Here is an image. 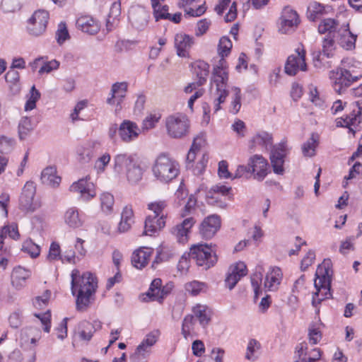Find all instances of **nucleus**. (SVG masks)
I'll list each match as a JSON object with an SVG mask.
<instances>
[{
    "mask_svg": "<svg viewBox=\"0 0 362 362\" xmlns=\"http://www.w3.org/2000/svg\"><path fill=\"white\" fill-rule=\"evenodd\" d=\"M231 187L221 183H218L211 187L207 192L206 199L208 204L216 205L223 208L226 206V198L229 197L231 192Z\"/></svg>",
    "mask_w": 362,
    "mask_h": 362,
    "instance_id": "9b49d317",
    "label": "nucleus"
},
{
    "mask_svg": "<svg viewBox=\"0 0 362 362\" xmlns=\"http://www.w3.org/2000/svg\"><path fill=\"white\" fill-rule=\"evenodd\" d=\"M320 324L310 325L308 329L309 342L312 345L317 344L322 339Z\"/></svg>",
    "mask_w": 362,
    "mask_h": 362,
    "instance_id": "6e6d98bb",
    "label": "nucleus"
},
{
    "mask_svg": "<svg viewBox=\"0 0 362 362\" xmlns=\"http://www.w3.org/2000/svg\"><path fill=\"white\" fill-rule=\"evenodd\" d=\"M356 97H362V84L351 90ZM337 127L362 128V100L352 104V110L345 118L337 121Z\"/></svg>",
    "mask_w": 362,
    "mask_h": 362,
    "instance_id": "423d86ee",
    "label": "nucleus"
},
{
    "mask_svg": "<svg viewBox=\"0 0 362 362\" xmlns=\"http://www.w3.org/2000/svg\"><path fill=\"white\" fill-rule=\"evenodd\" d=\"M220 226L221 220L218 216H209L201 224L200 233L204 238L210 239L216 234Z\"/></svg>",
    "mask_w": 362,
    "mask_h": 362,
    "instance_id": "b1692460",
    "label": "nucleus"
},
{
    "mask_svg": "<svg viewBox=\"0 0 362 362\" xmlns=\"http://www.w3.org/2000/svg\"><path fill=\"white\" fill-rule=\"evenodd\" d=\"M152 173L157 180L168 183L180 173V165L173 158L166 153L159 154L152 165Z\"/></svg>",
    "mask_w": 362,
    "mask_h": 362,
    "instance_id": "7ed1b4c3",
    "label": "nucleus"
},
{
    "mask_svg": "<svg viewBox=\"0 0 362 362\" xmlns=\"http://www.w3.org/2000/svg\"><path fill=\"white\" fill-rule=\"evenodd\" d=\"M22 250L35 258L39 256L40 252V246L32 241L30 239L25 240L22 245Z\"/></svg>",
    "mask_w": 362,
    "mask_h": 362,
    "instance_id": "603ef678",
    "label": "nucleus"
},
{
    "mask_svg": "<svg viewBox=\"0 0 362 362\" xmlns=\"http://www.w3.org/2000/svg\"><path fill=\"white\" fill-rule=\"evenodd\" d=\"M81 330L78 332V335L81 339L83 341H89L93 333V327L88 322H83L80 325Z\"/></svg>",
    "mask_w": 362,
    "mask_h": 362,
    "instance_id": "052dcab7",
    "label": "nucleus"
},
{
    "mask_svg": "<svg viewBox=\"0 0 362 362\" xmlns=\"http://www.w3.org/2000/svg\"><path fill=\"white\" fill-rule=\"evenodd\" d=\"M114 169L118 173H122L124 170L126 172L128 168H130L136 162L134 157L128 153H119L114 157Z\"/></svg>",
    "mask_w": 362,
    "mask_h": 362,
    "instance_id": "2f4dec72",
    "label": "nucleus"
},
{
    "mask_svg": "<svg viewBox=\"0 0 362 362\" xmlns=\"http://www.w3.org/2000/svg\"><path fill=\"white\" fill-rule=\"evenodd\" d=\"M232 47V42L229 37L226 36L221 37L218 45V53L221 59L214 66L210 83L211 98L213 100L214 112L221 109V105L225 103L229 94L228 66L224 57L230 53Z\"/></svg>",
    "mask_w": 362,
    "mask_h": 362,
    "instance_id": "f257e3e1",
    "label": "nucleus"
},
{
    "mask_svg": "<svg viewBox=\"0 0 362 362\" xmlns=\"http://www.w3.org/2000/svg\"><path fill=\"white\" fill-rule=\"evenodd\" d=\"M110 153H105L95 161L94 169L98 174L102 173L105 170L106 167L110 163Z\"/></svg>",
    "mask_w": 362,
    "mask_h": 362,
    "instance_id": "13d9d810",
    "label": "nucleus"
},
{
    "mask_svg": "<svg viewBox=\"0 0 362 362\" xmlns=\"http://www.w3.org/2000/svg\"><path fill=\"white\" fill-rule=\"evenodd\" d=\"M71 293L76 296V308L78 311H85L95 300L98 288V280L94 274L89 272L81 275L78 269H74L71 274Z\"/></svg>",
    "mask_w": 362,
    "mask_h": 362,
    "instance_id": "f03ea898",
    "label": "nucleus"
},
{
    "mask_svg": "<svg viewBox=\"0 0 362 362\" xmlns=\"http://www.w3.org/2000/svg\"><path fill=\"white\" fill-rule=\"evenodd\" d=\"M331 261L330 259H325L323 262L318 265L315 280V287L317 292L313 296L312 304L314 307H317L321 301L329 298L331 296L330 293V272Z\"/></svg>",
    "mask_w": 362,
    "mask_h": 362,
    "instance_id": "20e7f679",
    "label": "nucleus"
},
{
    "mask_svg": "<svg viewBox=\"0 0 362 362\" xmlns=\"http://www.w3.org/2000/svg\"><path fill=\"white\" fill-rule=\"evenodd\" d=\"M35 317L38 318L42 326L43 330L45 332H49L51 329V312L49 310H47L45 313H35Z\"/></svg>",
    "mask_w": 362,
    "mask_h": 362,
    "instance_id": "680f3d73",
    "label": "nucleus"
},
{
    "mask_svg": "<svg viewBox=\"0 0 362 362\" xmlns=\"http://www.w3.org/2000/svg\"><path fill=\"white\" fill-rule=\"evenodd\" d=\"M230 90L232 95L230 112L237 114L241 107V90L238 87H232Z\"/></svg>",
    "mask_w": 362,
    "mask_h": 362,
    "instance_id": "a18cd8bd",
    "label": "nucleus"
},
{
    "mask_svg": "<svg viewBox=\"0 0 362 362\" xmlns=\"http://www.w3.org/2000/svg\"><path fill=\"white\" fill-rule=\"evenodd\" d=\"M128 88L127 82H116L112 84L110 93V97L107 98V103L110 105H116L117 110L121 109Z\"/></svg>",
    "mask_w": 362,
    "mask_h": 362,
    "instance_id": "6ab92c4d",
    "label": "nucleus"
},
{
    "mask_svg": "<svg viewBox=\"0 0 362 362\" xmlns=\"http://www.w3.org/2000/svg\"><path fill=\"white\" fill-rule=\"evenodd\" d=\"M194 45V38L185 33H177L175 36V47L177 54L181 57L188 56L189 51Z\"/></svg>",
    "mask_w": 362,
    "mask_h": 362,
    "instance_id": "a878e982",
    "label": "nucleus"
},
{
    "mask_svg": "<svg viewBox=\"0 0 362 362\" xmlns=\"http://www.w3.org/2000/svg\"><path fill=\"white\" fill-rule=\"evenodd\" d=\"M305 50L302 45H299L295 49V53L290 55L285 64V72L294 76L299 71H306Z\"/></svg>",
    "mask_w": 362,
    "mask_h": 362,
    "instance_id": "9d476101",
    "label": "nucleus"
},
{
    "mask_svg": "<svg viewBox=\"0 0 362 362\" xmlns=\"http://www.w3.org/2000/svg\"><path fill=\"white\" fill-rule=\"evenodd\" d=\"M168 204L166 201L157 200L148 204L147 208L148 210L153 212L154 214L153 216L160 217L163 216L164 218V221H166L167 213L165 212V210Z\"/></svg>",
    "mask_w": 362,
    "mask_h": 362,
    "instance_id": "a19ab883",
    "label": "nucleus"
},
{
    "mask_svg": "<svg viewBox=\"0 0 362 362\" xmlns=\"http://www.w3.org/2000/svg\"><path fill=\"white\" fill-rule=\"evenodd\" d=\"M300 23L299 16L291 7H285L280 18L279 30L283 34L293 32Z\"/></svg>",
    "mask_w": 362,
    "mask_h": 362,
    "instance_id": "ddd939ff",
    "label": "nucleus"
},
{
    "mask_svg": "<svg viewBox=\"0 0 362 362\" xmlns=\"http://www.w3.org/2000/svg\"><path fill=\"white\" fill-rule=\"evenodd\" d=\"M126 175L129 182L136 184L142 179L143 170L139 165L134 163L130 168H128Z\"/></svg>",
    "mask_w": 362,
    "mask_h": 362,
    "instance_id": "49530a36",
    "label": "nucleus"
},
{
    "mask_svg": "<svg viewBox=\"0 0 362 362\" xmlns=\"http://www.w3.org/2000/svg\"><path fill=\"white\" fill-rule=\"evenodd\" d=\"M31 276V272L22 267H16L11 274V284L17 289H21L26 284V281Z\"/></svg>",
    "mask_w": 362,
    "mask_h": 362,
    "instance_id": "7c9ffc66",
    "label": "nucleus"
},
{
    "mask_svg": "<svg viewBox=\"0 0 362 362\" xmlns=\"http://www.w3.org/2000/svg\"><path fill=\"white\" fill-rule=\"evenodd\" d=\"M134 223V216L132 207L131 206H124L121 214V221L118 225L119 231L120 233L128 231Z\"/></svg>",
    "mask_w": 362,
    "mask_h": 362,
    "instance_id": "f704fd0d",
    "label": "nucleus"
},
{
    "mask_svg": "<svg viewBox=\"0 0 362 362\" xmlns=\"http://www.w3.org/2000/svg\"><path fill=\"white\" fill-rule=\"evenodd\" d=\"M161 285L162 281L160 279H156L151 282L148 291L146 293V296L150 300L162 301L166 293H165L163 289H161Z\"/></svg>",
    "mask_w": 362,
    "mask_h": 362,
    "instance_id": "e433bc0d",
    "label": "nucleus"
},
{
    "mask_svg": "<svg viewBox=\"0 0 362 362\" xmlns=\"http://www.w3.org/2000/svg\"><path fill=\"white\" fill-rule=\"evenodd\" d=\"M40 92L35 88V86H33L28 95V100L25 105V110L26 111L33 110L36 106V102L40 99Z\"/></svg>",
    "mask_w": 362,
    "mask_h": 362,
    "instance_id": "864d4df0",
    "label": "nucleus"
},
{
    "mask_svg": "<svg viewBox=\"0 0 362 362\" xmlns=\"http://www.w3.org/2000/svg\"><path fill=\"white\" fill-rule=\"evenodd\" d=\"M194 73L198 80V85H204L209 73V65L204 61H197L193 64Z\"/></svg>",
    "mask_w": 362,
    "mask_h": 362,
    "instance_id": "4c0bfd02",
    "label": "nucleus"
},
{
    "mask_svg": "<svg viewBox=\"0 0 362 362\" xmlns=\"http://www.w3.org/2000/svg\"><path fill=\"white\" fill-rule=\"evenodd\" d=\"M195 222L194 218L187 217L173 227L170 233L179 243L185 244L189 240V234Z\"/></svg>",
    "mask_w": 362,
    "mask_h": 362,
    "instance_id": "f3484780",
    "label": "nucleus"
},
{
    "mask_svg": "<svg viewBox=\"0 0 362 362\" xmlns=\"http://www.w3.org/2000/svg\"><path fill=\"white\" fill-rule=\"evenodd\" d=\"M247 165L250 166L251 174L258 181H262L269 172V164L267 160L261 155L251 156Z\"/></svg>",
    "mask_w": 362,
    "mask_h": 362,
    "instance_id": "dca6fc26",
    "label": "nucleus"
},
{
    "mask_svg": "<svg viewBox=\"0 0 362 362\" xmlns=\"http://www.w3.org/2000/svg\"><path fill=\"white\" fill-rule=\"evenodd\" d=\"M247 274V267L243 262H237L228 268L225 279L226 286L232 290L240 279Z\"/></svg>",
    "mask_w": 362,
    "mask_h": 362,
    "instance_id": "a211bd4d",
    "label": "nucleus"
},
{
    "mask_svg": "<svg viewBox=\"0 0 362 362\" xmlns=\"http://www.w3.org/2000/svg\"><path fill=\"white\" fill-rule=\"evenodd\" d=\"M31 119L22 117L18 124V136L21 140L26 139L33 130Z\"/></svg>",
    "mask_w": 362,
    "mask_h": 362,
    "instance_id": "37998d69",
    "label": "nucleus"
},
{
    "mask_svg": "<svg viewBox=\"0 0 362 362\" xmlns=\"http://www.w3.org/2000/svg\"><path fill=\"white\" fill-rule=\"evenodd\" d=\"M153 252V249L148 247H141L136 250L132 255V264L136 269H141L145 267Z\"/></svg>",
    "mask_w": 362,
    "mask_h": 362,
    "instance_id": "393cba45",
    "label": "nucleus"
},
{
    "mask_svg": "<svg viewBox=\"0 0 362 362\" xmlns=\"http://www.w3.org/2000/svg\"><path fill=\"white\" fill-rule=\"evenodd\" d=\"M33 328H25L21 330L19 341L23 349L25 350L32 349L35 345L37 340L33 335Z\"/></svg>",
    "mask_w": 362,
    "mask_h": 362,
    "instance_id": "58836bf2",
    "label": "nucleus"
},
{
    "mask_svg": "<svg viewBox=\"0 0 362 362\" xmlns=\"http://www.w3.org/2000/svg\"><path fill=\"white\" fill-rule=\"evenodd\" d=\"M311 345H309L307 342L303 341L300 343L296 348V353L298 354L299 360L303 362V358L309 356L310 349H313Z\"/></svg>",
    "mask_w": 362,
    "mask_h": 362,
    "instance_id": "338daca9",
    "label": "nucleus"
},
{
    "mask_svg": "<svg viewBox=\"0 0 362 362\" xmlns=\"http://www.w3.org/2000/svg\"><path fill=\"white\" fill-rule=\"evenodd\" d=\"M64 223L72 229L82 227L84 223L83 214L75 206L68 208L64 215Z\"/></svg>",
    "mask_w": 362,
    "mask_h": 362,
    "instance_id": "bb28decb",
    "label": "nucleus"
},
{
    "mask_svg": "<svg viewBox=\"0 0 362 362\" xmlns=\"http://www.w3.org/2000/svg\"><path fill=\"white\" fill-rule=\"evenodd\" d=\"M41 181L45 185L52 187H57L61 182V177L57 175V169L54 167L49 166L42 170Z\"/></svg>",
    "mask_w": 362,
    "mask_h": 362,
    "instance_id": "72a5a7b5",
    "label": "nucleus"
},
{
    "mask_svg": "<svg viewBox=\"0 0 362 362\" xmlns=\"http://www.w3.org/2000/svg\"><path fill=\"white\" fill-rule=\"evenodd\" d=\"M168 135L173 139H181L187 135L189 129V120L182 113H174L168 115L165 120Z\"/></svg>",
    "mask_w": 362,
    "mask_h": 362,
    "instance_id": "39448f33",
    "label": "nucleus"
},
{
    "mask_svg": "<svg viewBox=\"0 0 362 362\" xmlns=\"http://www.w3.org/2000/svg\"><path fill=\"white\" fill-rule=\"evenodd\" d=\"M141 132L138 124L131 120L124 119L119 126V136L122 141L129 144L136 141Z\"/></svg>",
    "mask_w": 362,
    "mask_h": 362,
    "instance_id": "2eb2a0df",
    "label": "nucleus"
},
{
    "mask_svg": "<svg viewBox=\"0 0 362 362\" xmlns=\"http://www.w3.org/2000/svg\"><path fill=\"white\" fill-rule=\"evenodd\" d=\"M340 28L339 22L334 18H324L320 21L317 30L320 34L325 36H334L337 35V30Z\"/></svg>",
    "mask_w": 362,
    "mask_h": 362,
    "instance_id": "473e14b6",
    "label": "nucleus"
},
{
    "mask_svg": "<svg viewBox=\"0 0 362 362\" xmlns=\"http://www.w3.org/2000/svg\"><path fill=\"white\" fill-rule=\"evenodd\" d=\"M70 191L80 194V198L86 202L90 200L96 194L94 185L87 178L74 182L70 187Z\"/></svg>",
    "mask_w": 362,
    "mask_h": 362,
    "instance_id": "aec40b11",
    "label": "nucleus"
},
{
    "mask_svg": "<svg viewBox=\"0 0 362 362\" xmlns=\"http://www.w3.org/2000/svg\"><path fill=\"white\" fill-rule=\"evenodd\" d=\"M100 207L106 214H110L113 211V206L115 203L114 197L112 194L105 192L100 195Z\"/></svg>",
    "mask_w": 362,
    "mask_h": 362,
    "instance_id": "c03bdc74",
    "label": "nucleus"
},
{
    "mask_svg": "<svg viewBox=\"0 0 362 362\" xmlns=\"http://www.w3.org/2000/svg\"><path fill=\"white\" fill-rule=\"evenodd\" d=\"M361 75H353L350 71L344 68H337L330 71L329 78L335 92L341 94L354 82L361 78Z\"/></svg>",
    "mask_w": 362,
    "mask_h": 362,
    "instance_id": "6e6552de",
    "label": "nucleus"
},
{
    "mask_svg": "<svg viewBox=\"0 0 362 362\" xmlns=\"http://www.w3.org/2000/svg\"><path fill=\"white\" fill-rule=\"evenodd\" d=\"M206 284L198 281H193L186 284L185 289L192 296H197L206 291Z\"/></svg>",
    "mask_w": 362,
    "mask_h": 362,
    "instance_id": "5fc2aeb1",
    "label": "nucleus"
},
{
    "mask_svg": "<svg viewBox=\"0 0 362 362\" xmlns=\"http://www.w3.org/2000/svg\"><path fill=\"white\" fill-rule=\"evenodd\" d=\"M49 19V14L47 11H35L27 21V33L33 37L43 35L46 32Z\"/></svg>",
    "mask_w": 362,
    "mask_h": 362,
    "instance_id": "1a4fd4ad",
    "label": "nucleus"
},
{
    "mask_svg": "<svg viewBox=\"0 0 362 362\" xmlns=\"http://www.w3.org/2000/svg\"><path fill=\"white\" fill-rule=\"evenodd\" d=\"M288 149L286 141L283 140L279 144L273 146L271 151L270 160L273 170L276 174L281 175L284 173V158Z\"/></svg>",
    "mask_w": 362,
    "mask_h": 362,
    "instance_id": "4468645a",
    "label": "nucleus"
},
{
    "mask_svg": "<svg viewBox=\"0 0 362 362\" xmlns=\"http://www.w3.org/2000/svg\"><path fill=\"white\" fill-rule=\"evenodd\" d=\"M15 146L14 139L6 136H0V151L1 153L11 152Z\"/></svg>",
    "mask_w": 362,
    "mask_h": 362,
    "instance_id": "e2e57ef3",
    "label": "nucleus"
},
{
    "mask_svg": "<svg viewBox=\"0 0 362 362\" xmlns=\"http://www.w3.org/2000/svg\"><path fill=\"white\" fill-rule=\"evenodd\" d=\"M69 38V34L64 23H60L56 32V40L58 44L62 45Z\"/></svg>",
    "mask_w": 362,
    "mask_h": 362,
    "instance_id": "0e129e2a",
    "label": "nucleus"
},
{
    "mask_svg": "<svg viewBox=\"0 0 362 362\" xmlns=\"http://www.w3.org/2000/svg\"><path fill=\"white\" fill-rule=\"evenodd\" d=\"M36 192V187L33 182L28 181L22 189L19 197V207L21 210L25 212H33L37 204L34 202V197Z\"/></svg>",
    "mask_w": 362,
    "mask_h": 362,
    "instance_id": "f8f14e48",
    "label": "nucleus"
},
{
    "mask_svg": "<svg viewBox=\"0 0 362 362\" xmlns=\"http://www.w3.org/2000/svg\"><path fill=\"white\" fill-rule=\"evenodd\" d=\"M129 21L138 30L144 29L148 23V14L140 6L132 7L129 11Z\"/></svg>",
    "mask_w": 362,
    "mask_h": 362,
    "instance_id": "5701e85b",
    "label": "nucleus"
},
{
    "mask_svg": "<svg viewBox=\"0 0 362 362\" xmlns=\"http://www.w3.org/2000/svg\"><path fill=\"white\" fill-rule=\"evenodd\" d=\"M7 235L13 240L19 239L20 234L16 223L5 226L2 228L0 235L1 238H5Z\"/></svg>",
    "mask_w": 362,
    "mask_h": 362,
    "instance_id": "4d7b16f0",
    "label": "nucleus"
},
{
    "mask_svg": "<svg viewBox=\"0 0 362 362\" xmlns=\"http://www.w3.org/2000/svg\"><path fill=\"white\" fill-rule=\"evenodd\" d=\"M330 10V6H325L317 1H313L310 3L308 7V18L312 21H315L322 16L328 13Z\"/></svg>",
    "mask_w": 362,
    "mask_h": 362,
    "instance_id": "c9c22d12",
    "label": "nucleus"
},
{
    "mask_svg": "<svg viewBox=\"0 0 362 362\" xmlns=\"http://www.w3.org/2000/svg\"><path fill=\"white\" fill-rule=\"evenodd\" d=\"M62 255H61V248L59 244L53 242L50 245L49 254L47 258L49 260H61L62 261Z\"/></svg>",
    "mask_w": 362,
    "mask_h": 362,
    "instance_id": "774afa93",
    "label": "nucleus"
},
{
    "mask_svg": "<svg viewBox=\"0 0 362 362\" xmlns=\"http://www.w3.org/2000/svg\"><path fill=\"white\" fill-rule=\"evenodd\" d=\"M261 349L260 343L255 339H252L248 341L245 354V358L251 361H255L257 359V353Z\"/></svg>",
    "mask_w": 362,
    "mask_h": 362,
    "instance_id": "de8ad7c7",
    "label": "nucleus"
},
{
    "mask_svg": "<svg viewBox=\"0 0 362 362\" xmlns=\"http://www.w3.org/2000/svg\"><path fill=\"white\" fill-rule=\"evenodd\" d=\"M193 313L196 317L198 318L200 324L203 326L206 325L209 320V312L207 310V308L204 305H197L193 308Z\"/></svg>",
    "mask_w": 362,
    "mask_h": 362,
    "instance_id": "09e8293b",
    "label": "nucleus"
},
{
    "mask_svg": "<svg viewBox=\"0 0 362 362\" xmlns=\"http://www.w3.org/2000/svg\"><path fill=\"white\" fill-rule=\"evenodd\" d=\"M76 24L78 29L90 35L96 34L100 30L98 22L90 16H81L78 17Z\"/></svg>",
    "mask_w": 362,
    "mask_h": 362,
    "instance_id": "c85d7f7f",
    "label": "nucleus"
},
{
    "mask_svg": "<svg viewBox=\"0 0 362 362\" xmlns=\"http://www.w3.org/2000/svg\"><path fill=\"white\" fill-rule=\"evenodd\" d=\"M336 42H337L336 35L325 36L322 39V53L327 58L333 57L336 49Z\"/></svg>",
    "mask_w": 362,
    "mask_h": 362,
    "instance_id": "79ce46f5",
    "label": "nucleus"
},
{
    "mask_svg": "<svg viewBox=\"0 0 362 362\" xmlns=\"http://www.w3.org/2000/svg\"><path fill=\"white\" fill-rule=\"evenodd\" d=\"M317 146V136L313 134L311 137L303 144L302 151L305 156H313L315 153V148Z\"/></svg>",
    "mask_w": 362,
    "mask_h": 362,
    "instance_id": "8fccbe9b",
    "label": "nucleus"
},
{
    "mask_svg": "<svg viewBox=\"0 0 362 362\" xmlns=\"http://www.w3.org/2000/svg\"><path fill=\"white\" fill-rule=\"evenodd\" d=\"M160 118L161 115L160 113H151L147 115L142 122L141 129L142 131H148L155 128Z\"/></svg>",
    "mask_w": 362,
    "mask_h": 362,
    "instance_id": "3c124183",
    "label": "nucleus"
},
{
    "mask_svg": "<svg viewBox=\"0 0 362 362\" xmlns=\"http://www.w3.org/2000/svg\"><path fill=\"white\" fill-rule=\"evenodd\" d=\"M50 296V291L46 290L42 296H37L33 299V304L34 307L39 310L44 309L48 305Z\"/></svg>",
    "mask_w": 362,
    "mask_h": 362,
    "instance_id": "bf43d9fd",
    "label": "nucleus"
},
{
    "mask_svg": "<svg viewBox=\"0 0 362 362\" xmlns=\"http://www.w3.org/2000/svg\"><path fill=\"white\" fill-rule=\"evenodd\" d=\"M272 142L273 139L272 135L267 132H258L251 140L252 147L259 146L265 149L271 148Z\"/></svg>",
    "mask_w": 362,
    "mask_h": 362,
    "instance_id": "ea45409f",
    "label": "nucleus"
},
{
    "mask_svg": "<svg viewBox=\"0 0 362 362\" xmlns=\"http://www.w3.org/2000/svg\"><path fill=\"white\" fill-rule=\"evenodd\" d=\"M337 43L343 48L351 50L355 47L357 36L349 30V24H344L337 30L336 35Z\"/></svg>",
    "mask_w": 362,
    "mask_h": 362,
    "instance_id": "412c9836",
    "label": "nucleus"
},
{
    "mask_svg": "<svg viewBox=\"0 0 362 362\" xmlns=\"http://www.w3.org/2000/svg\"><path fill=\"white\" fill-rule=\"evenodd\" d=\"M283 274L280 268L271 267L266 274L264 287L268 291H276L281 284Z\"/></svg>",
    "mask_w": 362,
    "mask_h": 362,
    "instance_id": "c756f323",
    "label": "nucleus"
},
{
    "mask_svg": "<svg viewBox=\"0 0 362 362\" xmlns=\"http://www.w3.org/2000/svg\"><path fill=\"white\" fill-rule=\"evenodd\" d=\"M190 258L196 262L199 267L208 269L217 262V257L212 247L207 244L194 245L190 248Z\"/></svg>",
    "mask_w": 362,
    "mask_h": 362,
    "instance_id": "0eeeda50",
    "label": "nucleus"
},
{
    "mask_svg": "<svg viewBox=\"0 0 362 362\" xmlns=\"http://www.w3.org/2000/svg\"><path fill=\"white\" fill-rule=\"evenodd\" d=\"M101 144L98 141H88L77 148L76 153L78 159L82 163H88L100 148Z\"/></svg>",
    "mask_w": 362,
    "mask_h": 362,
    "instance_id": "4be33fe9",
    "label": "nucleus"
},
{
    "mask_svg": "<svg viewBox=\"0 0 362 362\" xmlns=\"http://www.w3.org/2000/svg\"><path fill=\"white\" fill-rule=\"evenodd\" d=\"M194 323V317L193 315H188L185 317L182 325V334L185 339L190 335L191 330L192 329V325Z\"/></svg>",
    "mask_w": 362,
    "mask_h": 362,
    "instance_id": "69168bd1",
    "label": "nucleus"
},
{
    "mask_svg": "<svg viewBox=\"0 0 362 362\" xmlns=\"http://www.w3.org/2000/svg\"><path fill=\"white\" fill-rule=\"evenodd\" d=\"M163 216L157 217L149 215L146 217L144 223V234L146 235H154L165 226Z\"/></svg>",
    "mask_w": 362,
    "mask_h": 362,
    "instance_id": "cd10ccee",
    "label": "nucleus"
}]
</instances>
